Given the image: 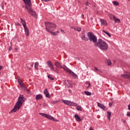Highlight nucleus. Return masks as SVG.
I'll return each instance as SVG.
<instances>
[{"instance_id":"f257e3e1","label":"nucleus","mask_w":130,"mask_h":130,"mask_svg":"<svg viewBox=\"0 0 130 130\" xmlns=\"http://www.w3.org/2000/svg\"><path fill=\"white\" fill-rule=\"evenodd\" d=\"M45 25L46 26L45 29L46 31L49 33H51V34L54 36H56V35H58V34H59V31H57L54 32L52 31H54V29L56 28V25H55V24L52 22H45Z\"/></svg>"},{"instance_id":"f03ea898","label":"nucleus","mask_w":130,"mask_h":130,"mask_svg":"<svg viewBox=\"0 0 130 130\" xmlns=\"http://www.w3.org/2000/svg\"><path fill=\"white\" fill-rule=\"evenodd\" d=\"M25 99L24 95L20 94L18 97V100L14 106V108L10 112V113L18 111V110H19L23 105V103L25 102Z\"/></svg>"},{"instance_id":"7ed1b4c3","label":"nucleus","mask_w":130,"mask_h":130,"mask_svg":"<svg viewBox=\"0 0 130 130\" xmlns=\"http://www.w3.org/2000/svg\"><path fill=\"white\" fill-rule=\"evenodd\" d=\"M94 46L101 49V50H107L108 49V44L105 41L101 39H99Z\"/></svg>"},{"instance_id":"20e7f679","label":"nucleus","mask_w":130,"mask_h":130,"mask_svg":"<svg viewBox=\"0 0 130 130\" xmlns=\"http://www.w3.org/2000/svg\"><path fill=\"white\" fill-rule=\"evenodd\" d=\"M25 6H22V8H24L25 10L28 11V14H30L31 16H35L36 15L35 12H33V9H31L32 4H31V0H23Z\"/></svg>"},{"instance_id":"39448f33","label":"nucleus","mask_w":130,"mask_h":130,"mask_svg":"<svg viewBox=\"0 0 130 130\" xmlns=\"http://www.w3.org/2000/svg\"><path fill=\"white\" fill-rule=\"evenodd\" d=\"M87 36L89 41H92L93 43H96L97 42V37H96L92 32H88Z\"/></svg>"},{"instance_id":"423d86ee","label":"nucleus","mask_w":130,"mask_h":130,"mask_svg":"<svg viewBox=\"0 0 130 130\" xmlns=\"http://www.w3.org/2000/svg\"><path fill=\"white\" fill-rule=\"evenodd\" d=\"M47 64L48 66V68L50 69V71H52L55 73H56V74H58V69H57V68H56L54 70V67H53V63H52V62H51V61L50 60L47 61Z\"/></svg>"},{"instance_id":"0eeeda50","label":"nucleus","mask_w":130,"mask_h":130,"mask_svg":"<svg viewBox=\"0 0 130 130\" xmlns=\"http://www.w3.org/2000/svg\"><path fill=\"white\" fill-rule=\"evenodd\" d=\"M62 102L64 103L66 105H68V106H78V104L70 101L62 100Z\"/></svg>"},{"instance_id":"6e6552de","label":"nucleus","mask_w":130,"mask_h":130,"mask_svg":"<svg viewBox=\"0 0 130 130\" xmlns=\"http://www.w3.org/2000/svg\"><path fill=\"white\" fill-rule=\"evenodd\" d=\"M64 71L67 72V73H69L72 76L74 77V78H76L77 77V75L75 74L72 70H70L68 67L67 68L64 69Z\"/></svg>"},{"instance_id":"1a4fd4ad","label":"nucleus","mask_w":130,"mask_h":130,"mask_svg":"<svg viewBox=\"0 0 130 130\" xmlns=\"http://www.w3.org/2000/svg\"><path fill=\"white\" fill-rule=\"evenodd\" d=\"M54 65L57 68H59V69H63V70H64V69H66L67 68V66H64V67L61 66V64L58 61H56L55 62Z\"/></svg>"},{"instance_id":"9d476101","label":"nucleus","mask_w":130,"mask_h":130,"mask_svg":"<svg viewBox=\"0 0 130 130\" xmlns=\"http://www.w3.org/2000/svg\"><path fill=\"white\" fill-rule=\"evenodd\" d=\"M81 38L82 39V40H84V41H88L89 39L87 37H86V35L85 34V32H82L81 34Z\"/></svg>"},{"instance_id":"9b49d317","label":"nucleus","mask_w":130,"mask_h":130,"mask_svg":"<svg viewBox=\"0 0 130 130\" xmlns=\"http://www.w3.org/2000/svg\"><path fill=\"white\" fill-rule=\"evenodd\" d=\"M97 105L98 107H100V108H101V109H103V110H106V107H105L104 105L100 103H97Z\"/></svg>"},{"instance_id":"f8f14e48","label":"nucleus","mask_w":130,"mask_h":130,"mask_svg":"<svg viewBox=\"0 0 130 130\" xmlns=\"http://www.w3.org/2000/svg\"><path fill=\"white\" fill-rule=\"evenodd\" d=\"M18 82L19 85H20V87H21V88H23L24 89H26V86H25V85L24 84V83H23V82L20 81V79H18Z\"/></svg>"},{"instance_id":"ddd939ff","label":"nucleus","mask_w":130,"mask_h":130,"mask_svg":"<svg viewBox=\"0 0 130 130\" xmlns=\"http://www.w3.org/2000/svg\"><path fill=\"white\" fill-rule=\"evenodd\" d=\"M44 93L47 98H50V95H49V93H48V90L47 88L44 89Z\"/></svg>"},{"instance_id":"4468645a","label":"nucleus","mask_w":130,"mask_h":130,"mask_svg":"<svg viewBox=\"0 0 130 130\" xmlns=\"http://www.w3.org/2000/svg\"><path fill=\"white\" fill-rule=\"evenodd\" d=\"M100 22L101 23V25L103 26H107V21L105 19H101Z\"/></svg>"},{"instance_id":"2eb2a0df","label":"nucleus","mask_w":130,"mask_h":130,"mask_svg":"<svg viewBox=\"0 0 130 130\" xmlns=\"http://www.w3.org/2000/svg\"><path fill=\"white\" fill-rule=\"evenodd\" d=\"M45 117H46V118H47V119H49L50 120H53V121L55 120V119L53 117H52L48 114H46Z\"/></svg>"},{"instance_id":"dca6fc26","label":"nucleus","mask_w":130,"mask_h":130,"mask_svg":"<svg viewBox=\"0 0 130 130\" xmlns=\"http://www.w3.org/2000/svg\"><path fill=\"white\" fill-rule=\"evenodd\" d=\"M121 77H122V78H124V79H128V80H130V74H122Z\"/></svg>"},{"instance_id":"f3484780","label":"nucleus","mask_w":130,"mask_h":130,"mask_svg":"<svg viewBox=\"0 0 130 130\" xmlns=\"http://www.w3.org/2000/svg\"><path fill=\"white\" fill-rule=\"evenodd\" d=\"M74 117L76 120L78 122L82 121V119H81V118L80 117V116H79V115L75 114L74 115Z\"/></svg>"},{"instance_id":"a211bd4d","label":"nucleus","mask_w":130,"mask_h":130,"mask_svg":"<svg viewBox=\"0 0 130 130\" xmlns=\"http://www.w3.org/2000/svg\"><path fill=\"white\" fill-rule=\"evenodd\" d=\"M20 23H21L23 27L27 26V25H26V22L25 21V20H24V19H23V18H20Z\"/></svg>"},{"instance_id":"6ab92c4d","label":"nucleus","mask_w":130,"mask_h":130,"mask_svg":"<svg viewBox=\"0 0 130 130\" xmlns=\"http://www.w3.org/2000/svg\"><path fill=\"white\" fill-rule=\"evenodd\" d=\"M24 31L26 35V36L28 37L29 36V29H28V27L27 26H25L24 27Z\"/></svg>"},{"instance_id":"aec40b11","label":"nucleus","mask_w":130,"mask_h":130,"mask_svg":"<svg viewBox=\"0 0 130 130\" xmlns=\"http://www.w3.org/2000/svg\"><path fill=\"white\" fill-rule=\"evenodd\" d=\"M109 18L112 20V21H114L115 18L116 17H115V16H114L113 14L110 13L109 14Z\"/></svg>"},{"instance_id":"412c9836","label":"nucleus","mask_w":130,"mask_h":130,"mask_svg":"<svg viewBox=\"0 0 130 130\" xmlns=\"http://www.w3.org/2000/svg\"><path fill=\"white\" fill-rule=\"evenodd\" d=\"M39 99H42V95L38 94L36 96V100H39Z\"/></svg>"},{"instance_id":"4be33fe9","label":"nucleus","mask_w":130,"mask_h":130,"mask_svg":"<svg viewBox=\"0 0 130 130\" xmlns=\"http://www.w3.org/2000/svg\"><path fill=\"white\" fill-rule=\"evenodd\" d=\"M106 62L108 66H111V61H110V59H107L106 60Z\"/></svg>"},{"instance_id":"5701e85b","label":"nucleus","mask_w":130,"mask_h":130,"mask_svg":"<svg viewBox=\"0 0 130 130\" xmlns=\"http://www.w3.org/2000/svg\"><path fill=\"white\" fill-rule=\"evenodd\" d=\"M76 109L78 111H82V110H83V108L81 106H77L76 107Z\"/></svg>"},{"instance_id":"b1692460","label":"nucleus","mask_w":130,"mask_h":130,"mask_svg":"<svg viewBox=\"0 0 130 130\" xmlns=\"http://www.w3.org/2000/svg\"><path fill=\"white\" fill-rule=\"evenodd\" d=\"M81 27L79 26H75V31H77V32H81Z\"/></svg>"},{"instance_id":"393cba45","label":"nucleus","mask_w":130,"mask_h":130,"mask_svg":"<svg viewBox=\"0 0 130 130\" xmlns=\"http://www.w3.org/2000/svg\"><path fill=\"white\" fill-rule=\"evenodd\" d=\"M38 67H39V63L38 62H36L35 63V69H36V70H38Z\"/></svg>"},{"instance_id":"a878e982","label":"nucleus","mask_w":130,"mask_h":130,"mask_svg":"<svg viewBox=\"0 0 130 130\" xmlns=\"http://www.w3.org/2000/svg\"><path fill=\"white\" fill-rule=\"evenodd\" d=\"M115 23H120V19L119 18H117L115 17V19H114Z\"/></svg>"},{"instance_id":"bb28decb","label":"nucleus","mask_w":130,"mask_h":130,"mask_svg":"<svg viewBox=\"0 0 130 130\" xmlns=\"http://www.w3.org/2000/svg\"><path fill=\"white\" fill-rule=\"evenodd\" d=\"M84 94H85V95L87 96H91L92 93L89 91H84Z\"/></svg>"},{"instance_id":"cd10ccee","label":"nucleus","mask_w":130,"mask_h":130,"mask_svg":"<svg viewBox=\"0 0 130 130\" xmlns=\"http://www.w3.org/2000/svg\"><path fill=\"white\" fill-rule=\"evenodd\" d=\"M85 84H86V85H88V86L86 87V89H89V87H90V82H89V81H86V82H85Z\"/></svg>"},{"instance_id":"c85d7f7f","label":"nucleus","mask_w":130,"mask_h":130,"mask_svg":"<svg viewBox=\"0 0 130 130\" xmlns=\"http://www.w3.org/2000/svg\"><path fill=\"white\" fill-rule=\"evenodd\" d=\"M103 32H104V33H105V34H107L108 35V36H109V37H111V35H110V34L108 32H107V31L103 30Z\"/></svg>"},{"instance_id":"c756f323","label":"nucleus","mask_w":130,"mask_h":130,"mask_svg":"<svg viewBox=\"0 0 130 130\" xmlns=\"http://www.w3.org/2000/svg\"><path fill=\"white\" fill-rule=\"evenodd\" d=\"M113 4L114 6H118V5H119V4L117 2H116V1H113Z\"/></svg>"},{"instance_id":"7c9ffc66","label":"nucleus","mask_w":130,"mask_h":130,"mask_svg":"<svg viewBox=\"0 0 130 130\" xmlns=\"http://www.w3.org/2000/svg\"><path fill=\"white\" fill-rule=\"evenodd\" d=\"M47 114H44L43 113H40L39 115H41V116H44V117H46Z\"/></svg>"},{"instance_id":"2f4dec72","label":"nucleus","mask_w":130,"mask_h":130,"mask_svg":"<svg viewBox=\"0 0 130 130\" xmlns=\"http://www.w3.org/2000/svg\"><path fill=\"white\" fill-rule=\"evenodd\" d=\"M48 78L50 79L51 81H53V80H54V78L50 77V75H48Z\"/></svg>"},{"instance_id":"473e14b6","label":"nucleus","mask_w":130,"mask_h":130,"mask_svg":"<svg viewBox=\"0 0 130 130\" xmlns=\"http://www.w3.org/2000/svg\"><path fill=\"white\" fill-rule=\"evenodd\" d=\"M53 0H42V2H44L45 3H47V2H50Z\"/></svg>"},{"instance_id":"72a5a7b5","label":"nucleus","mask_w":130,"mask_h":130,"mask_svg":"<svg viewBox=\"0 0 130 130\" xmlns=\"http://www.w3.org/2000/svg\"><path fill=\"white\" fill-rule=\"evenodd\" d=\"M107 114H108L107 116H111V112H110L109 111H108L107 112Z\"/></svg>"},{"instance_id":"f704fd0d","label":"nucleus","mask_w":130,"mask_h":130,"mask_svg":"<svg viewBox=\"0 0 130 130\" xmlns=\"http://www.w3.org/2000/svg\"><path fill=\"white\" fill-rule=\"evenodd\" d=\"M99 69H98V68H97V67H94V72H98Z\"/></svg>"},{"instance_id":"c9c22d12","label":"nucleus","mask_w":130,"mask_h":130,"mask_svg":"<svg viewBox=\"0 0 130 130\" xmlns=\"http://www.w3.org/2000/svg\"><path fill=\"white\" fill-rule=\"evenodd\" d=\"M60 31L62 34L66 33V31H64V30H63L62 29H60Z\"/></svg>"},{"instance_id":"e433bc0d","label":"nucleus","mask_w":130,"mask_h":130,"mask_svg":"<svg viewBox=\"0 0 130 130\" xmlns=\"http://www.w3.org/2000/svg\"><path fill=\"white\" fill-rule=\"evenodd\" d=\"M15 25L17 26H20L21 24L19 22H15Z\"/></svg>"},{"instance_id":"4c0bfd02","label":"nucleus","mask_w":130,"mask_h":130,"mask_svg":"<svg viewBox=\"0 0 130 130\" xmlns=\"http://www.w3.org/2000/svg\"><path fill=\"white\" fill-rule=\"evenodd\" d=\"M81 18H82V19H85V15L83 14L81 15Z\"/></svg>"},{"instance_id":"58836bf2","label":"nucleus","mask_w":130,"mask_h":130,"mask_svg":"<svg viewBox=\"0 0 130 130\" xmlns=\"http://www.w3.org/2000/svg\"><path fill=\"white\" fill-rule=\"evenodd\" d=\"M71 29H73L74 30H75V29H76V27H75V26H71Z\"/></svg>"},{"instance_id":"ea45409f","label":"nucleus","mask_w":130,"mask_h":130,"mask_svg":"<svg viewBox=\"0 0 130 130\" xmlns=\"http://www.w3.org/2000/svg\"><path fill=\"white\" fill-rule=\"evenodd\" d=\"M127 116H129L130 117V112H128L126 114Z\"/></svg>"},{"instance_id":"a19ab883","label":"nucleus","mask_w":130,"mask_h":130,"mask_svg":"<svg viewBox=\"0 0 130 130\" xmlns=\"http://www.w3.org/2000/svg\"><path fill=\"white\" fill-rule=\"evenodd\" d=\"M89 4V2H87L86 3H85V6H88Z\"/></svg>"},{"instance_id":"79ce46f5","label":"nucleus","mask_w":130,"mask_h":130,"mask_svg":"<svg viewBox=\"0 0 130 130\" xmlns=\"http://www.w3.org/2000/svg\"><path fill=\"white\" fill-rule=\"evenodd\" d=\"M81 24H82V25H84L85 24V21H81Z\"/></svg>"},{"instance_id":"37998d69","label":"nucleus","mask_w":130,"mask_h":130,"mask_svg":"<svg viewBox=\"0 0 130 130\" xmlns=\"http://www.w3.org/2000/svg\"><path fill=\"white\" fill-rule=\"evenodd\" d=\"M3 66H0V71L2 70H3Z\"/></svg>"},{"instance_id":"c03bdc74","label":"nucleus","mask_w":130,"mask_h":130,"mask_svg":"<svg viewBox=\"0 0 130 130\" xmlns=\"http://www.w3.org/2000/svg\"><path fill=\"white\" fill-rule=\"evenodd\" d=\"M128 109L130 110V104L128 106Z\"/></svg>"},{"instance_id":"a18cd8bd","label":"nucleus","mask_w":130,"mask_h":130,"mask_svg":"<svg viewBox=\"0 0 130 130\" xmlns=\"http://www.w3.org/2000/svg\"><path fill=\"white\" fill-rule=\"evenodd\" d=\"M109 120H110V116H107Z\"/></svg>"},{"instance_id":"49530a36","label":"nucleus","mask_w":130,"mask_h":130,"mask_svg":"<svg viewBox=\"0 0 130 130\" xmlns=\"http://www.w3.org/2000/svg\"><path fill=\"white\" fill-rule=\"evenodd\" d=\"M69 93H72V90H71V89H69Z\"/></svg>"},{"instance_id":"de8ad7c7","label":"nucleus","mask_w":130,"mask_h":130,"mask_svg":"<svg viewBox=\"0 0 130 130\" xmlns=\"http://www.w3.org/2000/svg\"><path fill=\"white\" fill-rule=\"evenodd\" d=\"M98 72H99V73H102V71H101V70H99H99L98 71Z\"/></svg>"},{"instance_id":"09e8293b","label":"nucleus","mask_w":130,"mask_h":130,"mask_svg":"<svg viewBox=\"0 0 130 130\" xmlns=\"http://www.w3.org/2000/svg\"><path fill=\"white\" fill-rule=\"evenodd\" d=\"M34 64V63H33L32 64H31V67L32 68H33Z\"/></svg>"},{"instance_id":"8fccbe9b","label":"nucleus","mask_w":130,"mask_h":130,"mask_svg":"<svg viewBox=\"0 0 130 130\" xmlns=\"http://www.w3.org/2000/svg\"><path fill=\"white\" fill-rule=\"evenodd\" d=\"M54 121H58V120L55 119Z\"/></svg>"},{"instance_id":"3c124183","label":"nucleus","mask_w":130,"mask_h":130,"mask_svg":"<svg viewBox=\"0 0 130 130\" xmlns=\"http://www.w3.org/2000/svg\"><path fill=\"white\" fill-rule=\"evenodd\" d=\"M2 8L4 9V5H2Z\"/></svg>"},{"instance_id":"603ef678","label":"nucleus","mask_w":130,"mask_h":130,"mask_svg":"<svg viewBox=\"0 0 130 130\" xmlns=\"http://www.w3.org/2000/svg\"><path fill=\"white\" fill-rule=\"evenodd\" d=\"M12 49V48H9V50H11Z\"/></svg>"},{"instance_id":"864d4df0","label":"nucleus","mask_w":130,"mask_h":130,"mask_svg":"<svg viewBox=\"0 0 130 130\" xmlns=\"http://www.w3.org/2000/svg\"><path fill=\"white\" fill-rule=\"evenodd\" d=\"M0 17H1V13H0Z\"/></svg>"},{"instance_id":"5fc2aeb1","label":"nucleus","mask_w":130,"mask_h":130,"mask_svg":"<svg viewBox=\"0 0 130 130\" xmlns=\"http://www.w3.org/2000/svg\"><path fill=\"white\" fill-rule=\"evenodd\" d=\"M111 105H110V106H111Z\"/></svg>"},{"instance_id":"6e6d98bb","label":"nucleus","mask_w":130,"mask_h":130,"mask_svg":"<svg viewBox=\"0 0 130 130\" xmlns=\"http://www.w3.org/2000/svg\"><path fill=\"white\" fill-rule=\"evenodd\" d=\"M111 105H110V106H111Z\"/></svg>"},{"instance_id":"4d7b16f0","label":"nucleus","mask_w":130,"mask_h":130,"mask_svg":"<svg viewBox=\"0 0 130 130\" xmlns=\"http://www.w3.org/2000/svg\"><path fill=\"white\" fill-rule=\"evenodd\" d=\"M128 1H129L130 0H128Z\"/></svg>"}]
</instances>
